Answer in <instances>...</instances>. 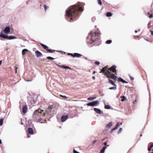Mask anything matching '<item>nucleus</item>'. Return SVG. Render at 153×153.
Returning a JSON list of instances; mask_svg holds the SVG:
<instances>
[{"instance_id":"51","label":"nucleus","mask_w":153,"mask_h":153,"mask_svg":"<svg viewBox=\"0 0 153 153\" xmlns=\"http://www.w3.org/2000/svg\"><path fill=\"white\" fill-rule=\"evenodd\" d=\"M2 143V141H1V140L0 139V144H1Z\"/></svg>"},{"instance_id":"10","label":"nucleus","mask_w":153,"mask_h":153,"mask_svg":"<svg viewBox=\"0 0 153 153\" xmlns=\"http://www.w3.org/2000/svg\"><path fill=\"white\" fill-rule=\"evenodd\" d=\"M4 30L1 31V33H0V36L3 38H5L7 37V36L4 34Z\"/></svg>"},{"instance_id":"40","label":"nucleus","mask_w":153,"mask_h":153,"mask_svg":"<svg viewBox=\"0 0 153 153\" xmlns=\"http://www.w3.org/2000/svg\"><path fill=\"white\" fill-rule=\"evenodd\" d=\"M58 66L62 68H63L64 65H58Z\"/></svg>"},{"instance_id":"49","label":"nucleus","mask_w":153,"mask_h":153,"mask_svg":"<svg viewBox=\"0 0 153 153\" xmlns=\"http://www.w3.org/2000/svg\"><path fill=\"white\" fill-rule=\"evenodd\" d=\"M92 78L94 80L95 79V77L94 76H93Z\"/></svg>"},{"instance_id":"43","label":"nucleus","mask_w":153,"mask_h":153,"mask_svg":"<svg viewBox=\"0 0 153 153\" xmlns=\"http://www.w3.org/2000/svg\"><path fill=\"white\" fill-rule=\"evenodd\" d=\"M150 32H151V34L153 36V31H152L151 30H150Z\"/></svg>"},{"instance_id":"16","label":"nucleus","mask_w":153,"mask_h":153,"mask_svg":"<svg viewBox=\"0 0 153 153\" xmlns=\"http://www.w3.org/2000/svg\"><path fill=\"white\" fill-rule=\"evenodd\" d=\"M94 111L97 114H100L101 112V110L98 108H94Z\"/></svg>"},{"instance_id":"61","label":"nucleus","mask_w":153,"mask_h":153,"mask_svg":"<svg viewBox=\"0 0 153 153\" xmlns=\"http://www.w3.org/2000/svg\"><path fill=\"white\" fill-rule=\"evenodd\" d=\"M152 151H153V149H152Z\"/></svg>"},{"instance_id":"30","label":"nucleus","mask_w":153,"mask_h":153,"mask_svg":"<svg viewBox=\"0 0 153 153\" xmlns=\"http://www.w3.org/2000/svg\"><path fill=\"white\" fill-rule=\"evenodd\" d=\"M47 58L48 59L53 60L54 59L50 56H48L47 57Z\"/></svg>"},{"instance_id":"45","label":"nucleus","mask_w":153,"mask_h":153,"mask_svg":"<svg viewBox=\"0 0 153 153\" xmlns=\"http://www.w3.org/2000/svg\"><path fill=\"white\" fill-rule=\"evenodd\" d=\"M151 148H152L153 147V143H152L150 145V147Z\"/></svg>"},{"instance_id":"57","label":"nucleus","mask_w":153,"mask_h":153,"mask_svg":"<svg viewBox=\"0 0 153 153\" xmlns=\"http://www.w3.org/2000/svg\"><path fill=\"white\" fill-rule=\"evenodd\" d=\"M140 136H142V134H140Z\"/></svg>"},{"instance_id":"60","label":"nucleus","mask_w":153,"mask_h":153,"mask_svg":"<svg viewBox=\"0 0 153 153\" xmlns=\"http://www.w3.org/2000/svg\"><path fill=\"white\" fill-rule=\"evenodd\" d=\"M138 31H140V30H138Z\"/></svg>"},{"instance_id":"35","label":"nucleus","mask_w":153,"mask_h":153,"mask_svg":"<svg viewBox=\"0 0 153 153\" xmlns=\"http://www.w3.org/2000/svg\"><path fill=\"white\" fill-rule=\"evenodd\" d=\"M95 63L97 65H99L100 64V63L99 62L96 61L95 62Z\"/></svg>"},{"instance_id":"63","label":"nucleus","mask_w":153,"mask_h":153,"mask_svg":"<svg viewBox=\"0 0 153 153\" xmlns=\"http://www.w3.org/2000/svg\"><path fill=\"white\" fill-rule=\"evenodd\" d=\"M151 153H153V152H151Z\"/></svg>"},{"instance_id":"8","label":"nucleus","mask_w":153,"mask_h":153,"mask_svg":"<svg viewBox=\"0 0 153 153\" xmlns=\"http://www.w3.org/2000/svg\"><path fill=\"white\" fill-rule=\"evenodd\" d=\"M99 103V102L98 101H96L88 103L87 104V105L88 106H95Z\"/></svg>"},{"instance_id":"62","label":"nucleus","mask_w":153,"mask_h":153,"mask_svg":"<svg viewBox=\"0 0 153 153\" xmlns=\"http://www.w3.org/2000/svg\"><path fill=\"white\" fill-rule=\"evenodd\" d=\"M27 81H29V80H27Z\"/></svg>"},{"instance_id":"55","label":"nucleus","mask_w":153,"mask_h":153,"mask_svg":"<svg viewBox=\"0 0 153 153\" xmlns=\"http://www.w3.org/2000/svg\"><path fill=\"white\" fill-rule=\"evenodd\" d=\"M30 137V136L29 135H28L27 136V137L29 138Z\"/></svg>"},{"instance_id":"39","label":"nucleus","mask_w":153,"mask_h":153,"mask_svg":"<svg viewBox=\"0 0 153 153\" xmlns=\"http://www.w3.org/2000/svg\"><path fill=\"white\" fill-rule=\"evenodd\" d=\"M149 18H151L152 17V14L150 15L149 16Z\"/></svg>"},{"instance_id":"58","label":"nucleus","mask_w":153,"mask_h":153,"mask_svg":"<svg viewBox=\"0 0 153 153\" xmlns=\"http://www.w3.org/2000/svg\"><path fill=\"white\" fill-rule=\"evenodd\" d=\"M95 73V71H94L93 72L94 73Z\"/></svg>"},{"instance_id":"36","label":"nucleus","mask_w":153,"mask_h":153,"mask_svg":"<svg viewBox=\"0 0 153 153\" xmlns=\"http://www.w3.org/2000/svg\"><path fill=\"white\" fill-rule=\"evenodd\" d=\"M14 68H15V72H16V73H17V69H18V67L17 66H16V65L14 67Z\"/></svg>"},{"instance_id":"23","label":"nucleus","mask_w":153,"mask_h":153,"mask_svg":"<svg viewBox=\"0 0 153 153\" xmlns=\"http://www.w3.org/2000/svg\"><path fill=\"white\" fill-rule=\"evenodd\" d=\"M111 107L108 105H105L104 106V108L105 109H110Z\"/></svg>"},{"instance_id":"47","label":"nucleus","mask_w":153,"mask_h":153,"mask_svg":"<svg viewBox=\"0 0 153 153\" xmlns=\"http://www.w3.org/2000/svg\"><path fill=\"white\" fill-rule=\"evenodd\" d=\"M107 142L106 141L104 143V144L105 146H106L107 145Z\"/></svg>"},{"instance_id":"54","label":"nucleus","mask_w":153,"mask_h":153,"mask_svg":"<svg viewBox=\"0 0 153 153\" xmlns=\"http://www.w3.org/2000/svg\"><path fill=\"white\" fill-rule=\"evenodd\" d=\"M147 15H149H149H150V13H147Z\"/></svg>"},{"instance_id":"12","label":"nucleus","mask_w":153,"mask_h":153,"mask_svg":"<svg viewBox=\"0 0 153 153\" xmlns=\"http://www.w3.org/2000/svg\"><path fill=\"white\" fill-rule=\"evenodd\" d=\"M36 56L37 57H39L42 56V54L39 51H36L35 52Z\"/></svg>"},{"instance_id":"32","label":"nucleus","mask_w":153,"mask_h":153,"mask_svg":"<svg viewBox=\"0 0 153 153\" xmlns=\"http://www.w3.org/2000/svg\"><path fill=\"white\" fill-rule=\"evenodd\" d=\"M95 98V97H90L88 98L87 99L88 100H94Z\"/></svg>"},{"instance_id":"46","label":"nucleus","mask_w":153,"mask_h":153,"mask_svg":"<svg viewBox=\"0 0 153 153\" xmlns=\"http://www.w3.org/2000/svg\"><path fill=\"white\" fill-rule=\"evenodd\" d=\"M151 148H151L150 147H148V151H150L151 150Z\"/></svg>"},{"instance_id":"27","label":"nucleus","mask_w":153,"mask_h":153,"mask_svg":"<svg viewBox=\"0 0 153 153\" xmlns=\"http://www.w3.org/2000/svg\"><path fill=\"white\" fill-rule=\"evenodd\" d=\"M106 16L108 17H110L112 16V14L110 12H107L106 13Z\"/></svg>"},{"instance_id":"28","label":"nucleus","mask_w":153,"mask_h":153,"mask_svg":"<svg viewBox=\"0 0 153 153\" xmlns=\"http://www.w3.org/2000/svg\"><path fill=\"white\" fill-rule=\"evenodd\" d=\"M112 41L110 40H109L107 41L106 42V43L107 44H110L111 43Z\"/></svg>"},{"instance_id":"25","label":"nucleus","mask_w":153,"mask_h":153,"mask_svg":"<svg viewBox=\"0 0 153 153\" xmlns=\"http://www.w3.org/2000/svg\"><path fill=\"white\" fill-rule=\"evenodd\" d=\"M4 119L3 118H1L0 120V126H1L2 125L3 123V121Z\"/></svg>"},{"instance_id":"20","label":"nucleus","mask_w":153,"mask_h":153,"mask_svg":"<svg viewBox=\"0 0 153 153\" xmlns=\"http://www.w3.org/2000/svg\"><path fill=\"white\" fill-rule=\"evenodd\" d=\"M28 50L26 49H25L22 50V54L23 55H24L26 54V52L28 51Z\"/></svg>"},{"instance_id":"48","label":"nucleus","mask_w":153,"mask_h":153,"mask_svg":"<svg viewBox=\"0 0 153 153\" xmlns=\"http://www.w3.org/2000/svg\"><path fill=\"white\" fill-rule=\"evenodd\" d=\"M106 146H104L103 147V148L102 149H104V150H105V149H106Z\"/></svg>"},{"instance_id":"11","label":"nucleus","mask_w":153,"mask_h":153,"mask_svg":"<svg viewBox=\"0 0 153 153\" xmlns=\"http://www.w3.org/2000/svg\"><path fill=\"white\" fill-rule=\"evenodd\" d=\"M122 123H120L119 122H118L117 123V125L114 128H113L111 130V132H112L113 131L115 130V129H116L118 127H119L121 125H122Z\"/></svg>"},{"instance_id":"42","label":"nucleus","mask_w":153,"mask_h":153,"mask_svg":"<svg viewBox=\"0 0 153 153\" xmlns=\"http://www.w3.org/2000/svg\"><path fill=\"white\" fill-rule=\"evenodd\" d=\"M130 78L131 80H133L134 79V78L132 77H131V76H130Z\"/></svg>"},{"instance_id":"1","label":"nucleus","mask_w":153,"mask_h":153,"mask_svg":"<svg viewBox=\"0 0 153 153\" xmlns=\"http://www.w3.org/2000/svg\"><path fill=\"white\" fill-rule=\"evenodd\" d=\"M83 10L82 7H80L79 4H77L68 8V9L66 11V16L71 17L70 20H72L78 16L79 12H82Z\"/></svg>"},{"instance_id":"6","label":"nucleus","mask_w":153,"mask_h":153,"mask_svg":"<svg viewBox=\"0 0 153 153\" xmlns=\"http://www.w3.org/2000/svg\"><path fill=\"white\" fill-rule=\"evenodd\" d=\"M117 66L114 65L111 66L110 68L108 69V70L112 72V73H114L115 74H117V71L116 70Z\"/></svg>"},{"instance_id":"38","label":"nucleus","mask_w":153,"mask_h":153,"mask_svg":"<svg viewBox=\"0 0 153 153\" xmlns=\"http://www.w3.org/2000/svg\"><path fill=\"white\" fill-rule=\"evenodd\" d=\"M73 152L74 153H80L79 152H77V151H76V150H75L74 149V150H73Z\"/></svg>"},{"instance_id":"53","label":"nucleus","mask_w":153,"mask_h":153,"mask_svg":"<svg viewBox=\"0 0 153 153\" xmlns=\"http://www.w3.org/2000/svg\"><path fill=\"white\" fill-rule=\"evenodd\" d=\"M134 37H136L138 38L139 37V36H134Z\"/></svg>"},{"instance_id":"3","label":"nucleus","mask_w":153,"mask_h":153,"mask_svg":"<svg viewBox=\"0 0 153 153\" xmlns=\"http://www.w3.org/2000/svg\"><path fill=\"white\" fill-rule=\"evenodd\" d=\"M105 69V68H102V69L101 70L100 73H102L105 75H106V76L108 78H111L114 80H117V77L116 76L113 74H110V71L109 70Z\"/></svg>"},{"instance_id":"22","label":"nucleus","mask_w":153,"mask_h":153,"mask_svg":"<svg viewBox=\"0 0 153 153\" xmlns=\"http://www.w3.org/2000/svg\"><path fill=\"white\" fill-rule=\"evenodd\" d=\"M43 7H44L45 10V11H46L48 9L49 7L48 6H47L46 5L44 4L43 5Z\"/></svg>"},{"instance_id":"13","label":"nucleus","mask_w":153,"mask_h":153,"mask_svg":"<svg viewBox=\"0 0 153 153\" xmlns=\"http://www.w3.org/2000/svg\"><path fill=\"white\" fill-rule=\"evenodd\" d=\"M4 30L5 33H8L10 31V28L9 27H7Z\"/></svg>"},{"instance_id":"41","label":"nucleus","mask_w":153,"mask_h":153,"mask_svg":"<svg viewBox=\"0 0 153 153\" xmlns=\"http://www.w3.org/2000/svg\"><path fill=\"white\" fill-rule=\"evenodd\" d=\"M103 68H105V69H106V70H108V69H109V68H108V66H106L105 67H103Z\"/></svg>"},{"instance_id":"14","label":"nucleus","mask_w":153,"mask_h":153,"mask_svg":"<svg viewBox=\"0 0 153 153\" xmlns=\"http://www.w3.org/2000/svg\"><path fill=\"white\" fill-rule=\"evenodd\" d=\"M27 105H24L22 108V112L24 113H26L27 111Z\"/></svg>"},{"instance_id":"31","label":"nucleus","mask_w":153,"mask_h":153,"mask_svg":"<svg viewBox=\"0 0 153 153\" xmlns=\"http://www.w3.org/2000/svg\"><path fill=\"white\" fill-rule=\"evenodd\" d=\"M97 2L100 5H101L102 4V2L101 0H98Z\"/></svg>"},{"instance_id":"4","label":"nucleus","mask_w":153,"mask_h":153,"mask_svg":"<svg viewBox=\"0 0 153 153\" xmlns=\"http://www.w3.org/2000/svg\"><path fill=\"white\" fill-rule=\"evenodd\" d=\"M43 111V110H41L39 108L38 109L34 112L33 116V118H36L37 116L40 117L41 115H43L44 113H42V112Z\"/></svg>"},{"instance_id":"17","label":"nucleus","mask_w":153,"mask_h":153,"mask_svg":"<svg viewBox=\"0 0 153 153\" xmlns=\"http://www.w3.org/2000/svg\"><path fill=\"white\" fill-rule=\"evenodd\" d=\"M28 132L30 134H33V129L31 128H28Z\"/></svg>"},{"instance_id":"29","label":"nucleus","mask_w":153,"mask_h":153,"mask_svg":"<svg viewBox=\"0 0 153 153\" xmlns=\"http://www.w3.org/2000/svg\"><path fill=\"white\" fill-rule=\"evenodd\" d=\"M63 68H65V69H71V68L70 67L68 66H64Z\"/></svg>"},{"instance_id":"19","label":"nucleus","mask_w":153,"mask_h":153,"mask_svg":"<svg viewBox=\"0 0 153 153\" xmlns=\"http://www.w3.org/2000/svg\"><path fill=\"white\" fill-rule=\"evenodd\" d=\"M82 56V54H80L78 53H75L74 54L73 57H79L81 56Z\"/></svg>"},{"instance_id":"15","label":"nucleus","mask_w":153,"mask_h":153,"mask_svg":"<svg viewBox=\"0 0 153 153\" xmlns=\"http://www.w3.org/2000/svg\"><path fill=\"white\" fill-rule=\"evenodd\" d=\"M16 38V37L15 36H7V37L5 39H7L10 40L15 39Z\"/></svg>"},{"instance_id":"37","label":"nucleus","mask_w":153,"mask_h":153,"mask_svg":"<svg viewBox=\"0 0 153 153\" xmlns=\"http://www.w3.org/2000/svg\"><path fill=\"white\" fill-rule=\"evenodd\" d=\"M122 128H120L118 132V133H120L122 131Z\"/></svg>"},{"instance_id":"52","label":"nucleus","mask_w":153,"mask_h":153,"mask_svg":"<svg viewBox=\"0 0 153 153\" xmlns=\"http://www.w3.org/2000/svg\"><path fill=\"white\" fill-rule=\"evenodd\" d=\"M1 63H2V61L0 60V65H1Z\"/></svg>"},{"instance_id":"5","label":"nucleus","mask_w":153,"mask_h":153,"mask_svg":"<svg viewBox=\"0 0 153 153\" xmlns=\"http://www.w3.org/2000/svg\"><path fill=\"white\" fill-rule=\"evenodd\" d=\"M40 44L41 46L43 47L44 49L47 51L48 52L52 53L55 51V50H54L48 49V47L44 44L42 43H40Z\"/></svg>"},{"instance_id":"9","label":"nucleus","mask_w":153,"mask_h":153,"mask_svg":"<svg viewBox=\"0 0 153 153\" xmlns=\"http://www.w3.org/2000/svg\"><path fill=\"white\" fill-rule=\"evenodd\" d=\"M68 118L67 115H63L62 116L61 118V120L62 122L65 121Z\"/></svg>"},{"instance_id":"56","label":"nucleus","mask_w":153,"mask_h":153,"mask_svg":"<svg viewBox=\"0 0 153 153\" xmlns=\"http://www.w3.org/2000/svg\"><path fill=\"white\" fill-rule=\"evenodd\" d=\"M137 30H135V33H137Z\"/></svg>"},{"instance_id":"34","label":"nucleus","mask_w":153,"mask_h":153,"mask_svg":"<svg viewBox=\"0 0 153 153\" xmlns=\"http://www.w3.org/2000/svg\"><path fill=\"white\" fill-rule=\"evenodd\" d=\"M105 150L104 149H102L100 151V152L101 153H104V151H105Z\"/></svg>"},{"instance_id":"26","label":"nucleus","mask_w":153,"mask_h":153,"mask_svg":"<svg viewBox=\"0 0 153 153\" xmlns=\"http://www.w3.org/2000/svg\"><path fill=\"white\" fill-rule=\"evenodd\" d=\"M112 126V123H109L108 124L106 125V127L107 128H109L111 126Z\"/></svg>"},{"instance_id":"7","label":"nucleus","mask_w":153,"mask_h":153,"mask_svg":"<svg viewBox=\"0 0 153 153\" xmlns=\"http://www.w3.org/2000/svg\"><path fill=\"white\" fill-rule=\"evenodd\" d=\"M108 81L109 83L114 86L113 87H110L109 89L110 90H116L117 88L116 85L113 81L109 79H108Z\"/></svg>"},{"instance_id":"59","label":"nucleus","mask_w":153,"mask_h":153,"mask_svg":"<svg viewBox=\"0 0 153 153\" xmlns=\"http://www.w3.org/2000/svg\"><path fill=\"white\" fill-rule=\"evenodd\" d=\"M105 139V138L103 139L102 140H104Z\"/></svg>"},{"instance_id":"2","label":"nucleus","mask_w":153,"mask_h":153,"mask_svg":"<svg viewBox=\"0 0 153 153\" xmlns=\"http://www.w3.org/2000/svg\"><path fill=\"white\" fill-rule=\"evenodd\" d=\"M101 34V33L99 32H94L91 31L88 37V38L90 39L89 42L92 44L94 42H96L97 44V45H99Z\"/></svg>"},{"instance_id":"24","label":"nucleus","mask_w":153,"mask_h":153,"mask_svg":"<svg viewBox=\"0 0 153 153\" xmlns=\"http://www.w3.org/2000/svg\"><path fill=\"white\" fill-rule=\"evenodd\" d=\"M120 98H122L121 101H123L124 100H126V97L124 96H121L120 97Z\"/></svg>"},{"instance_id":"33","label":"nucleus","mask_w":153,"mask_h":153,"mask_svg":"<svg viewBox=\"0 0 153 153\" xmlns=\"http://www.w3.org/2000/svg\"><path fill=\"white\" fill-rule=\"evenodd\" d=\"M60 96L62 97H63V98H65V99L67 98V97L66 96H63L61 94H60Z\"/></svg>"},{"instance_id":"50","label":"nucleus","mask_w":153,"mask_h":153,"mask_svg":"<svg viewBox=\"0 0 153 153\" xmlns=\"http://www.w3.org/2000/svg\"><path fill=\"white\" fill-rule=\"evenodd\" d=\"M69 54L70 55L72 56H73L74 55L72 53H70Z\"/></svg>"},{"instance_id":"21","label":"nucleus","mask_w":153,"mask_h":153,"mask_svg":"<svg viewBox=\"0 0 153 153\" xmlns=\"http://www.w3.org/2000/svg\"><path fill=\"white\" fill-rule=\"evenodd\" d=\"M53 108V105H50L48 106L47 110L48 111H51V109Z\"/></svg>"},{"instance_id":"18","label":"nucleus","mask_w":153,"mask_h":153,"mask_svg":"<svg viewBox=\"0 0 153 153\" xmlns=\"http://www.w3.org/2000/svg\"><path fill=\"white\" fill-rule=\"evenodd\" d=\"M118 80L119 81L123 83H128V82H127L125 81V80H123V79L122 78H121L120 77H119L118 78Z\"/></svg>"},{"instance_id":"44","label":"nucleus","mask_w":153,"mask_h":153,"mask_svg":"<svg viewBox=\"0 0 153 153\" xmlns=\"http://www.w3.org/2000/svg\"><path fill=\"white\" fill-rule=\"evenodd\" d=\"M97 140H94V141H93V143H92V144H94L95 143H96V142H97Z\"/></svg>"}]
</instances>
